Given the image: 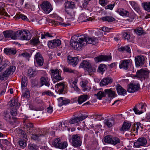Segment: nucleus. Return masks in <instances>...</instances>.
Returning a JSON list of instances; mask_svg holds the SVG:
<instances>
[{"mask_svg": "<svg viewBox=\"0 0 150 150\" xmlns=\"http://www.w3.org/2000/svg\"><path fill=\"white\" fill-rule=\"evenodd\" d=\"M86 38L85 35L75 36L74 39L71 40L70 45L75 50L81 49L86 45Z\"/></svg>", "mask_w": 150, "mask_h": 150, "instance_id": "f257e3e1", "label": "nucleus"}, {"mask_svg": "<svg viewBox=\"0 0 150 150\" xmlns=\"http://www.w3.org/2000/svg\"><path fill=\"white\" fill-rule=\"evenodd\" d=\"M61 71L57 69H51V75L54 81H59L64 79V78L61 75Z\"/></svg>", "mask_w": 150, "mask_h": 150, "instance_id": "f03ea898", "label": "nucleus"}, {"mask_svg": "<svg viewBox=\"0 0 150 150\" xmlns=\"http://www.w3.org/2000/svg\"><path fill=\"white\" fill-rule=\"evenodd\" d=\"M16 67L15 66H12L8 68L0 76V79L1 80H5L8 76L13 74L15 71Z\"/></svg>", "mask_w": 150, "mask_h": 150, "instance_id": "7ed1b4c3", "label": "nucleus"}, {"mask_svg": "<svg viewBox=\"0 0 150 150\" xmlns=\"http://www.w3.org/2000/svg\"><path fill=\"white\" fill-rule=\"evenodd\" d=\"M146 104L141 103L136 105L133 110L136 114H141L146 110Z\"/></svg>", "mask_w": 150, "mask_h": 150, "instance_id": "20e7f679", "label": "nucleus"}, {"mask_svg": "<svg viewBox=\"0 0 150 150\" xmlns=\"http://www.w3.org/2000/svg\"><path fill=\"white\" fill-rule=\"evenodd\" d=\"M72 145L74 147H77L81 145L82 141L80 137L78 134H74L71 137Z\"/></svg>", "mask_w": 150, "mask_h": 150, "instance_id": "39448f33", "label": "nucleus"}, {"mask_svg": "<svg viewBox=\"0 0 150 150\" xmlns=\"http://www.w3.org/2000/svg\"><path fill=\"white\" fill-rule=\"evenodd\" d=\"M41 7L45 13H49L52 10V8L50 3L48 1H45L41 5Z\"/></svg>", "mask_w": 150, "mask_h": 150, "instance_id": "423d86ee", "label": "nucleus"}, {"mask_svg": "<svg viewBox=\"0 0 150 150\" xmlns=\"http://www.w3.org/2000/svg\"><path fill=\"white\" fill-rule=\"evenodd\" d=\"M149 74V72L147 69H142L137 71V75L139 78L145 79L148 77Z\"/></svg>", "mask_w": 150, "mask_h": 150, "instance_id": "0eeeda50", "label": "nucleus"}, {"mask_svg": "<svg viewBox=\"0 0 150 150\" xmlns=\"http://www.w3.org/2000/svg\"><path fill=\"white\" fill-rule=\"evenodd\" d=\"M35 62L38 65L42 66L44 63V59L42 55L39 52L37 53L35 55Z\"/></svg>", "mask_w": 150, "mask_h": 150, "instance_id": "6e6552de", "label": "nucleus"}, {"mask_svg": "<svg viewBox=\"0 0 150 150\" xmlns=\"http://www.w3.org/2000/svg\"><path fill=\"white\" fill-rule=\"evenodd\" d=\"M145 60V57L142 55L136 57L135 61L136 66L138 67L143 65L144 63Z\"/></svg>", "mask_w": 150, "mask_h": 150, "instance_id": "1a4fd4ad", "label": "nucleus"}, {"mask_svg": "<svg viewBox=\"0 0 150 150\" xmlns=\"http://www.w3.org/2000/svg\"><path fill=\"white\" fill-rule=\"evenodd\" d=\"M147 143V140L144 137L139 138L137 141L134 143V145L136 148H139L141 146L145 145Z\"/></svg>", "mask_w": 150, "mask_h": 150, "instance_id": "9d476101", "label": "nucleus"}, {"mask_svg": "<svg viewBox=\"0 0 150 150\" xmlns=\"http://www.w3.org/2000/svg\"><path fill=\"white\" fill-rule=\"evenodd\" d=\"M132 60L130 59L123 60L120 64L119 67L120 69L127 70Z\"/></svg>", "mask_w": 150, "mask_h": 150, "instance_id": "9b49d317", "label": "nucleus"}, {"mask_svg": "<svg viewBox=\"0 0 150 150\" xmlns=\"http://www.w3.org/2000/svg\"><path fill=\"white\" fill-rule=\"evenodd\" d=\"M111 59V57L110 56L100 55L95 58L94 60L96 62L98 63L102 61H109Z\"/></svg>", "mask_w": 150, "mask_h": 150, "instance_id": "f8f14e48", "label": "nucleus"}, {"mask_svg": "<svg viewBox=\"0 0 150 150\" xmlns=\"http://www.w3.org/2000/svg\"><path fill=\"white\" fill-rule=\"evenodd\" d=\"M139 85L133 83H131L128 86L127 91L129 93H134L138 90Z\"/></svg>", "mask_w": 150, "mask_h": 150, "instance_id": "ddd939ff", "label": "nucleus"}, {"mask_svg": "<svg viewBox=\"0 0 150 150\" xmlns=\"http://www.w3.org/2000/svg\"><path fill=\"white\" fill-rule=\"evenodd\" d=\"M9 103L11 108H18L20 105V103L18 102L17 98H13Z\"/></svg>", "mask_w": 150, "mask_h": 150, "instance_id": "4468645a", "label": "nucleus"}, {"mask_svg": "<svg viewBox=\"0 0 150 150\" xmlns=\"http://www.w3.org/2000/svg\"><path fill=\"white\" fill-rule=\"evenodd\" d=\"M64 82H60L56 84L55 87L58 88L57 93L59 94L63 93L64 90L66 88V86Z\"/></svg>", "mask_w": 150, "mask_h": 150, "instance_id": "2eb2a0df", "label": "nucleus"}, {"mask_svg": "<svg viewBox=\"0 0 150 150\" xmlns=\"http://www.w3.org/2000/svg\"><path fill=\"white\" fill-rule=\"evenodd\" d=\"M40 83L41 84L40 86L45 85L49 87L50 86V80L47 76H42L40 79Z\"/></svg>", "mask_w": 150, "mask_h": 150, "instance_id": "dca6fc26", "label": "nucleus"}, {"mask_svg": "<svg viewBox=\"0 0 150 150\" xmlns=\"http://www.w3.org/2000/svg\"><path fill=\"white\" fill-rule=\"evenodd\" d=\"M112 79L110 77L105 78L103 79L100 82V86H106L109 84H111L112 82Z\"/></svg>", "mask_w": 150, "mask_h": 150, "instance_id": "f3484780", "label": "nucleus"}, {"mask_svg": "<svg viewBox=\"0 0 150 150\" xmlns=\"http://www.w3.org/2000/svg\"><path fill=\"white\" fill-rule=\"evenodd\" d=\"M98 42V40L96 38H90L87 37L86 35V43H87L91 44L93 45H96Z\"/></svg>", "mask_w": 150, "mask_h": 150, "instance_id": "a211bd4d", "label": "nucleus"}, {"mask_svg": "<svg viewBox=\"0 0 150 150\" xmlns=\"http://www.w3.org/2000/svg\"><path fill=\"white\" fill-rule=\"evenodd\" d=\"M58 105L61 107L63 105L67 104L70 103V101L69 100L65 98L60 97L58 99Z\"/></svg>", "mask_w": 150, "mask_h": 150, "instance_id": "6ab92c4d", "label": "nucleus"}, {"mask_svg": "<svg viewBox=\"0 0 150 150\" xmlns=\"http://www.w3.org/2000/svg\"><path fill=\"white\" fill-rule=\"evenodd\" d=\"M3 34L5 38H11V39L15 40V32L11 30H6L3 32Z\"/></svg>", "mask_w": 150, "mask_h": 150, "instance_id": "aec40b11", "label": "nucleus"}, {"mask_svg": "<svg viewBox=\"0 0 150 150\" xmlns=\"http://www.w3.org/2000/svg\"><path fill=\"white\" fill-rule=\"evenodd\" d=\"M91 18H88L86 14L84 13H81L78 17V21L79 22H86L89 21H91Z\"/></svg>", "mask_w": 150, "mask_h": 150, "instance_id": "412c9836", "label": "nucleus"}, {"mask_svg": "<svg viewBox=\"0 0 150 150\" xmlns=\"http://www.w3.org/2000/svg\"><path fill=\"white\" fill-rule=\"evenodd\" d=\"M87 117V116H86L82 115L80 117H74L71 119L69 121V122L71 124L76 123L81 121L86 118Z\"/></svg>", "mask_w": 150, "mask_h": 150, "instance_id": "4be33fe9", "label": "nucleus"}, {"mask_svg": "<svg viewBox=\"0 0 150 150\" xmlns=\"http://www.w3.org/2000/svg\"><path fill=\"white\" fill-rule=\"evenodd\" d=\"M14 118L11 117V116L10 115L9 112L7 111L4 112V119L6 121H8L9 123L13 124L14 122Z\"/></svg>", "mask_w": 150, "mask_h": 150, "instance_id": "5701e85b", "label": "nucleus"}, {"mask_svg": "<svg viewBox=\"0 0 150 150\" xmlns=\"http://www.w3.org/2000/svg\"><path fill=\"white\" fill-rule=\"evenodd\" d=\"M105 125L108 127H111L114 124V120L113 118L106 119L104 121Z\"/></svg>", "mask_w": 150, "mask_h": 150, "instance_id": "b1692460", "label": "nucleus"}, {"mask_svg": "<svg viewBox=\"0 0 150 150\" xmlns=\"http://www.w3.org/2000/svg\"><path fill=\"white\" fill-rule=\"evenodd\" d=\"M88 83V82L86 81H82L80 82L81 86L84 91L89 90L91 89L90 87L87 86Z\"/></svg>", "mask_w": 150, "mask_h": 150, "instance_id": "393cba45", "label": "nucleus"}, {"mask_svg": "<svg viewBox=\"0 0 150 150\" xmlns=\"http://www.w3.org/2000/svg\"><path fill=\"white\" fill-rule=\"evenodd\" d=\"M116 89L118 94L119 95H123L126 93V90L119 84H118L117 86Z\"/></svg>", "mask_w": 150, "mask_h": 150, "instance_id": "a878e982", "label": "nucleus"}, {"mask_svg": "<svg viewBox=\"0 0 150 150\" xmlns=\"http://www.w3.org/2000/svg\"><path fill=\"white\" fill-rule=\"evenodd\" d=\"M27 84V79L25 76L22 77L21 78V88L23 91L26 89V86Z\"/></svg>", "mask_w": 150, "mask_h": 150, "instance_id": "bb28decb", "label": "nucleus"}, {"mask_svg": "<svg viewBox=\"0 0 150 150\" xmlns=\"http://www.w3.org/2000/svg\"><path fill=\"white\" fill-rule=\"evenodd\" d=\"M116 12L122 16H127L129 15V12L122 8L118 9Z\"/></svg>", "mask_w": 150, "mask_h": 150, "instance_id": "cd10ccee", "label": "nucleus"}, {"mask_svg": "<svg viewBox=\"0 0 150 150\" xmlns=\"http://www.w3.org/2000/svg\"><path fill=\"white\" fill-rule=\"evenodd\" d=\"M68 62L72 64L76 65L78 62V59L76 57H71L68 56L67 57Z\"/></svg>", "mask_w": 150, "mask_h": 150, "instance_id": "c85d7f7f", "label": "nucleus"}, {"mask_svg": "<svg viewBox=\"0 0 150 150\" xmlns=\"http://www.w3.org/2000/svg\"><path fill=\"white\" fill-rule=\"evenodd\" d=\"M88 98V96L86 95H82L78 98V101L79 104H81L83 103Z\"/></svg>", "mask_w": 150, "mask_h": 150, "instance_id": "c756f323", "label": "nucleus"}, {"mask_svg": "<svg viewBox=\"0 0 150 150\" xmlns=\"http://www.w3.org/2000/svg\"><path fill=\"white\" fill-rule=\"evenodd\" d=\"M131 125L130 122H124L121 128L122 131L128 130L130 129Z\"/></svg>", "mask_w": 150, "mask_h": 150, "instance_id": "7c9ffc66", "label": "nucleus"}, {"mask_svg": "<svg viewBox=\"0 0 150 150\" xmlns=\"http://www.w3.org/2000/svg\"><path fill=\"white\" fill-rule=\"evenodd\" d=\"M29 33H28L25 31L23 30L22 37L21 38V40H29L30 39V37L29 35Z\"/></svg>", "mask_w": 150, "mask_h": 150, "instance_id": "2f4dec72", "label": "nucleus"}, {"mask_svg": "<svg viewBox=\"0 0 150 150\" xmlns=\"http://www.w3.org/2000/svg\"><path fill=\"white\" fill-rule=\"evenodd\" d=\"M101 19L103 21L111 22L115 20V19L111 16H106L101 18Z\"/></svg>", "mask_w": 150, "mask_h": 150, "instance_id": "473e14b6", "label": "nucleus"}, {"mask_svg": "<svg viewBox=\"0 0 150 150\" xmlns=\"http://www.w3.org/2000/svg\"><path fill=\"white\" fill-rule=\"evenodd\" d=\"M91 65V64L88 61L85 60L83 61V62L81 63L80 67L87 69L88 67L90 66Z\"/></svg>", "mask_w": 150, "mask_h": 150, "instance_id": "72a5a7b5", "label": "nucleus"}, {"mask_svg": "<svg viewBox=\"0 0 150 150\" xmlns=\"http://www.w3.org/2000/svg\"><path fill=\"white\" fill-rule=\"evenodd\" d=\"M4 52L7 54H15L16 53V52L15 50L12 48H6L4 50Z\"/></svg>", "mask_w": 150, "mask_h": 150, "instance_id": "f704fd0d", "label": "nucleus"}, {"mask_svg": "<svg viewBox=\"0 0 150 150\" xmlns=\"http://www.w3.org/2000/svg\"><path fill=\"white\" fill-rule=\"evenodd\" d=\"M118 50L122 52L126 51L129 53L131 52L130 48L128 46L126 47H121L118 48Z\"/></svg>", "mask_w": 150, "mask_h": 150, "instance_id": "c9c22d12", "label": "nucleus"}, {"mask_svg": "<svg viewBox=\"0 0 150 150\" xmlns=\"http://www.w3.org/2000/svg\"><path fill=\"white\" fill-rule=\"evenodd\" d=\"M28 76L30 78L35 76L37 74V71H33L31 69H29L28 71Z\"/></svg>", "mask_w": 150, "mask_h": 150, "instance_id": "e433bc0d", "label": "nucleus"}, {"mask_svg": "<svg viewBox=\"0 0 150 150\" xmlns=\"http://www.w3.org/2000/svg\"><path fill=\"white\" fill-rule=\"evenodd\" d=\"M14 18L18 19L21 18L23 20L26 21H28L29 20L26 16L21 14H16L15 16L14 17Z\"/></svg>", "mask_w": 150, "mask_h": 150, "instance_id": "4c0bfd02", "label": "nucleus"}, {"mask_svg": "<svg viewBox=\"0 0 150 150\" xmlns=\"http://www.w3.org/2000/svg\"><path fill=\"white\" fill-rule=\"evenodd\" d=\"M106 65L104 64H101L99 66L98 71L99 72L103 73L106 69Z\"/></svg>", "mask_w": 150, "mask_h": 150, "instance_id": "58836bf2", "label": "nucleus"}, {"mask_svg": "<svg viewBox=\"0 0 150 150\" xmlns=\"http://www.w3.org/2000/svg\"><path fill=\"white\" fill-rule=\"evenodd\" d=\"M144 9L148 12L150 11V2H145L143 4Z\"/></svg>", "mask_w": 150, "mask_h": 150, "instance_id": "ea45409f", "label": "nucleus"}, {"mask_svg": "<svg viewBox=\"0 0 150 150\" xmlns=\"http://www.w3.org/2000/svg\"><path fill=\"white\" fill-rule=\"evenodd\" d=\"M113 137L111 135H107L104 138V141L105 143L112 144Z\"/></svg>", "mask_w": 150, "mask_h": 150, "instance_id": "a19ab883", "label": "nucleus"}, {"mask_svg": "<svg viewBox=\"0 0 150 150\" xmlns=\"http://www.w3.org/2000/svg\"><path fill=\"white\" fill-rule=\"evenodd\" d=\"M104 92L106 95L108 94L109 97H112L114 96V92L110 89H105Z\"/></svg>", "mask_w": 150, "mask_h": 150, "instance_id": "79ce46f5", "label": "nucleus"}, {"mask_svg": "<svg viewBox=\"0 0 150 150\" xmlns=\"http://www.w3.org/2000/svg\"><path fill=\"white\" fill-rule=\"evenodd\" d=\"M95 95L97 97V98L101 100L103 97L106 96V94L105 92H103L100 91L97 94H95Z\"/></svg>", "mask_w": 150, "mask_h": 150, "instance_id": "37998d69", "label": "nucleus"}, {"mask_svg": "<svg viewBox=\"0 0 150 150\" xmlns=\"http://www.w3.org/2000/svg\"><path fill=\"white\" fill-rule=\"evenodd\" d=\"M52 23L55 26L58 25L59 24L65 27L69 26L70 25V24L69 23L65 24L63 23L58 22L56 21H52Z\"/></svg>", "mask_w": 150, "mask_h": 150, "instance_id": "c03bdc74", "label": "nucleus"}, {"mask_svg": "<svg viewBox=\"0 0 150 150\" xmlns=\"http://www.w3.org/2000/svg\"><path fill=\"white\" fill-rule=\"evenodd\" d=\"M129 3L135 10H137L139 9V7L138 4L135 1H129Z\"/></svg>", "mask_w": 150, "mask_h": 150, "instance_id": "a18cd8bd", "label": "nucleus"}, {"mask_svg": "<svg viewBox=\"0 0 150 150\" xmlns=\"http://www.w3.org/2000/svg\"><path fill=\"white\" fill-rule=\"evenodd\" d=\"M24 30L21 31H18L16 33L15 32V39H17V38H19L21 39V38L22 37L23 34Z\"/></svg>", "mask_w": 150, "mask_h": 150, "instance_id": "49530a36", "label": "nucleus"}, {"mask_svg": "<svg viewBox=\"0 0 150 150\" xmlns=\"http://www.w3.org/2000/svg\"><path fill=\"white\" fill-rule=\"evenodd\" d=\"M86 71L89 73L90 74H91H91H92L93 72L96 71V69L95 67H92L91 65L90 66L86 69Z\"/></svg>", "mask_w": 150, "mask_h": 150, "instance_id": "de8ad7c7", "label": "nucleus"}, {"mask_svg": "<svg viewBox=\"0 0 150 150\" xmlns=\"http://www.w3.org/2000/svg\"><path fill=\"white\" fill-rule=\"evenodd\" d=\"M9 63V62L8 61L6 60L2 61V63L0 65V67L1 68V69L3 70L7 67Z\"/></svg>", "mask_w": 150, "mask_h": 150, "instance_id": "09e8293b", "label": "nucleus"}, {"mask_svg": "<svg viewBox=\"0 0 150 150\" xmlns=\"http://www.w3.org/2000/svg\"><path fill=\"white\" fill-rule=\"evenodd\" d=\"M61 142L59 139H55L54 140L53 142L52 143L53 145L55 147L58 148L59 145Z\"/></svg>", "mask_w": 150, "mask_h": 150, "instance_id": "8fccbe9b", "label": "nucleus"}, {"mask_svg": "<svg viewBox=\"0 0 150 150\" xmlns=\"http://www.w3.org/2000/svg\"><path fill=\"white\" fill-rule=\"evenodd\" d=\"M28 147L30 150H37L38 149V146L34 144H29Z\"/></svg>", "mask_w": 150, "mask_h": 150, "instance_id": "3c124183", "label": "nucleus"}, {"mask_svg": "<svg viewBox=\"0 0 150 150\" xmlns=\"http://www.w3.org/2000/svg\"><path fill=\"white\" fill-rule=\"evenodd\" d=\"M19 132L23 140L27 139V137L25 131L21 129H20Z\"/></svg>", "mask_w": 150, "mask_h": 150, "instance_id": "603ef678", "label": "nucleus"}, {"mask_svg": "<svg viewBox=\"0 0 150 150\" xmlns=\"http://www.w3.org/2000/svg\"><path fill=\"white\" fill-rule=\"evenodd\" d=\"M68 145L67 143V142H64L62 143H60L59 145V147L58 148L60 149H65L67 146Z\"/></svg>", "mask_w": 150, "mask_h": 150, "instance_id": "864d4df0", "label": "nucleus"}, {"mask_svg": "<svg viewBox=\"0 0 150 150\" xmlns=\"http://www.w3.org/2000/svg\"><path fill=\"white\" fill-rule=\"evenodd\" d=\"M135 33L138 35H140L143 33L142 28H138L134 30Z\"/></svg>", "mask_w": 150, "mask_h": 150, "instance_id": "5fc2aeb1", "label": "nucleus"}, {"mask_svg": "<svg viewBox=\"0 0 150 150\" xmlns=\"http://www.w3.org/2000/svg\"><path fill=\"white\" fill-rule=\"evenodd\" d=\"M0 15H4V16L9 17L8 13L5 12L4 9L3 8L2 6H0Z\"/></svg>", "mask_w": 150, "mask_h": 150, "instance_id": "6e6d98bb", "label": "nucleus"}, {"mask_svg": "<svg viewBox=\"0 0 150 150\" xmlns=\"http://www.w3.org/2000/svg\"><path fill=\"white\" fill-rule=\"evenodd\" d=\"M44 135L43 134H32L31 138L32 139L34 140H37L39 139L40 136H44Z\"/></svg>", "mask_w": 150, "mask_h": 150, "instance_id": "4d7b16f0", "label": "nucleus"}, {"mask_svg": "<svg viewBox=\"0 0 150 150\" xmlns=\"http://www.w3.org/2000/svg\"><path fill=\"white\" fill-rule=\"evenodd\" d=\"M31 52L30 51V52H23L21 54V55L25 58H29L31 56Z\"/></svg>", "mask_w": 150, "mask_h": 150, "instance_id": "13d9d810", "label": "nucleus"}, {"mask_svg": "<svg viewBox=\"0 0 150 150\" xmlns=\"http://www.w3.org/2000/svg\"><path fill=\"white\" fill-rule=\"evenodd\" d=\"M123 37L124 40H128L130 38V35L128 33L125 32L123 34Z\"/></svg>", "mask_w": 150, "mask_h": 150, "instance_id": "bf43d9fd", "label": "nucleus"}, {"mask_svg": "<svg viewBox=\"0 0 150 150\" xmlns=\"http://www.w3.org/2000/svg\"><path fill=\"white\" fill-rule=\"evenodd\" d=\"M54 44L53 40L49 41L48 43V46L49 48L53 49L56 47Z\"/></svg>", "mask_w": 150, "mask_h": 150, "instance_id": "052dcab7", "label": "nucleus"}, {"mask_svg": "<svg viewBox=\"0 0 150 150\" xmlns=\"http://www.w3.org/2000/svg\"><path fill=\"white\" fill-rule=\"evenodd\" d=\"M11 111V113L12 116H16L17 115V109L18 108H12Z\"/></svg>", "mask_w": 150, "mask_h": 150, "instance_id": "680f3d73", "label": "nucleus"}, {"mask_svg": "<svg viewBox=\"0 0 150 150\" xmlns=\"http://www.w3.org/2000/svg\"><path fill=\"white\" fill-rule=\"evenodd\" d=\"M66 11L67 12V14H68L70 16V18H73L74 17L75 15L74 12L73 11L71 10H66Z\"/></svg>", "mask_w": 150, "mask_h": 150, "instance_id": "e2e57ef3", "label": "nucleus"}, {"mask_svg": "<svg viewBox=\"0 0 150 150\" xmlns=\"http://www.w3.org/2000/svg\"><path fill=\"white\" fill-rule=\"evenodd\" d=\"M52 37V36L50 35L49 33H44L41 34V38L43 39L45 38L46 37Z\"/></svg>", "mask_w": 150, "mask_h": 150, "instance_id": "0e129e2a", "label": "nucleus"}, {"mask_svg": "<svg viewBox=\"0 0 150 150\" xmlns=\"http://www.w3.org/2000/svg\"><path fill=\"white\" fill-rule=\"evenodd\" d=\"M53 41L56 47L59 46L61 44V41L59 39H54L53 40Z\"/></svg>", "mask_w": 150, "mask_h": 150, "instance_id": "69168bd1", "label": "nucleus"}, {"mask_svg": "<svg viewBox=\"0 0 150 150\" xmlns=\"http://www.w3.org/2000/svg\"><path fill=\"white\" fill-rule=\"evenodd\" d=\"M112 144H116L120 142V141L119 138L117 137H113Z\"/></svg>", "mask_w": 150, "mask_h": 150, "instance_id": "338daca9", "label": "nucleus"}, {"mask_svg": "<svg viewBox=\"0 0 150 150\" xmlns=\"http://www.w3.org/2000/svg\"><path fill=\"white\" fill-rule=\"evenodd\" d=\"M74 7V4L73 2H71L70 3V2H67L66 3L65 6V7L69 8H72Z\"/></svg>", "mask_w": 150, "mask_h": 150, "instance_id": "774afa93", "label": "nucleus"}]
</instances>
